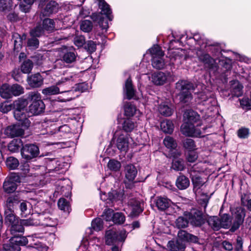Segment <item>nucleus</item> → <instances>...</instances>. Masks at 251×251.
I'll use <instances>...</instances> for the list:
<instances>
[{
    "label": "nucleus",
    "mask_w": 251,
    "mask_h": 251,
    "mask_svg": "<svg viewBox=\"0 0 251 251\" xmlns=\"http://www.w3.org/2000/svg\"><path fill=\"white\" fill-rule=\"evenodd\" d=\"M125 174L126 178L129 181L134 180L137 174L136 167L132 164H127L125 167Z\"/></svg>",
    "instance_id": "nucleus-24"
},
{
    "label": "nucleus",
    "mask_w": 251,
    "mask_h": 251,
    "mask_svg": "<svg viewBox=\"0 0 251 251\" xmlns=\"http://www.w3.org/2000/svg\"><path fill=\"white\" fill-rule=\"evenodd\" d=\"M19 176L16 174H11L8 177H7L3 183V189L8 193H12L17 188V183L20 182Z\"/></svg>",
    "instance_id": "nucleus-11"
},
{
    "label": "nucleus",
    "mask_w": 251,
    "mask_h": 251,
    "mask_svg": "<svg viewBox=\"0 0 251 251\" xmlns=\"http://www.w3.org/2000/svg\"><path fill=\"white\" fill-rule=\"evenodd\" d=\"M12 97L18 96L24 92V88L18 84L10 85Z\"/></svg>",
    "instance_id": "nucleus-47"
},
{
    "label": "nucleus",
    "mask_w": 251,
    "mask_h": 251,
    "mask_svg": "<svg viewBox=\"0 0 251 251\" xmlns=\"http://www.w3.org/2000/svg\"><path fill=\"white\" fill-rule=\"evenodd\" d=\"M30 97L32 103L29 106V112L33 115L40 114L45 108V104L41 100L40 94L32 93Z\"/></svg>",
    "instance_id": "nucleus-6"
},
{
    "label": "nucleus",
    "mask_w": 251,
    "mask_h": 251,
    "mask_svg": "<svg viewBox=\"0 0 251 251\" xmlns=\"http://www.w3.org/2000/svg\"><path fill=\"white\" fill-rule=\"evenodd\" d=\"M28 84L32 87H38L43 82V78L39 73L35 74L27 78Z\"/></svg>",
    "instance_id": "nucleus-25"
},
{
    "label": "nucleus",
    "mask_w": 251,
    "mask_h": 251,
    "mask_svg": "<svg viewBox=\"0 0 251 251\" xmlns=\"http://www.w3.org/2000/svg\"><path fill=\"white\" fill-rule=\"evenodd\" d=\"M109 197L107 200H105V194H103L100 196V199L103 201H106V203H109L110 202H113L114 201L121 200L123 197V192H118L116 190H113L108 193Z\"/></svg>",
    "instance_id": "nucleus-22"
},
{
    "label": "nucleus",
    "mask_w": 251,
    "mask_h": 251,
    "mask_svg": "<svg viewBox=\"0 0 251 251\" xmlns=\"http://www.w3.org/2000/svg\"><path fill=\"white\" fill-rule=\"evenodd\" d=\"M124 90V92L126 94V97L127 99L130 100L131 99H133L135 100H138L139 99V98L135 95V90L133 88L130 78L129 77L125 82Z\"/></svg>",
    "instance_id": "nucleus-19"
},
{
    "label": "nucleus",
    "mask_w": 251,
    "mask_h": 251,
    "mask_svg": "<svg viewBox=\"0 0 251 251\" xmlns=\"http://www.w3.org/2000/svg\"><path fill=\"white\" fill-rule=\"evenodd\" d=\"M108 168L111 171H118L121 167V164L120 162L115 160H110L107 164Z\"/></svg>",
    "instance_id": "nucleus-58"
},
{
    "label": "nucleus",
    "mask_w": 251,
    "mask_h": 251,
    "mask_svg": "<svg viewBox=\"0 0 251 251\" xmlns=\"http://www.w3.org/2000/svg\"><path fill=\"white\" fill-rule=\"evenodd\" d=\"M0 95L4 99L12 98L10 85L7 84H3L0 88Z\"/></svg>",
    "instance_id": "nucleus-40"
},
{
    "label": "nucleus",
    "mask_w": 251,
    "mask_h": 251,
    "mask_svg": "<svg viewBox=\"0 0 251 251\" xmlns=\"http://www.w3.org/2000/svg\"><path fill=\"white\" fill-rule=\"evenodd\" d=\"M21 153L23 158L28 161L39 155V149L34 144H26L22 148Z\"/></svg>",
    "instance_id": "nucleus-9"
},
{
    "label": "nucleus",
    "mask_w": 251,
    "mask_h": 251,
    "mask_svg": "<svg viewBox=\"0 0 251 251\" xmlns=\"http://www.w3.org/2000/svg\"><path fill=\"white\" fill-rule=\"evenodd\" d=\"M130 138L126 133L120 134L116 140V146L121 151L126 152L128 150Z\"/></svg>",
    "instance_id": "nucleus-14"
},
{
    "label": "nucleus",
    "mask_w": 251,
    "mask_h": 251,
    "mask_svg": "<svg viewBox=\"0 0 251 251\" xmlns=\"http://www.w3.org/2000/svg\"><path fill=\"white\" fill-rule=\"evenodd\" d=\"M27 47L31 50H35L38 48L39 41L38 40L32 36V37L28 40Z\"/></svg>",
    "instance_id": "nucleus-62"
},
{
    "label": "nucleus",
    "mask_w": 251,
    "mask_h": 251,
    "mask_svg": "<svg viewBox=\"0 0 251 251\" xmlns=\"http://www.w3.org/2000/svg\"><path fill=\"white\" fill-rule=\"evenodd\" d=\"M168 247L172 251H183L185 244L180 240L170 241L168 243Z\"/></svg>",
    "instance_id": "nucleus-29"
},
{
    "label": "nucleus",
    "mask_w": 251,
    "mask_h": 251,
    "mask_svg": "<svg viewBox=\"0 0 251 251\" xmlns=\"http://www.w3.org/2000/svg\"><path fill=\"white\" fill-rule=\"evenodd\" d=\"M93 27L92 23L89 20H84L80 24V29L85 32H89Z\"/></svg>",
    "instance_id": "nucleus-55"
},
{
    "label": "nucleus",
    "mask_w": 251,
    "mask_h": 251,
    "mask_svg": "<svg viewBox=\"0 0 251 251\" xmlns=\"http://www.w3.org/2000/svg\"><path fill=\"white\" fill-rule=\"evenodd\" d=\"M67 83L68 84L70 83L68 78H62L60 80L56 82L55 85H52L51 86L45 88L42 90V93L45 95H54L58 94H62L63 92L66 93L68 95H71L73 93L71 91H60V87L63 83Z\"/></svg>",
    "instance_id": "nucleus-5"
},
{
    "label": "nucleus",
    "mask_w": 251,
    "mask_h": 251,
    "mask_svg": "<svg viewBox=\"0 0 251 251\" xmlns=\"http://www.w3.org/2000/svg\"><path fill=\"white\" fill-rule=\"evenodd\" d=\"M25 39V35H23L22 36L17 33H15L13 34L12 40L14 42V50L16 52H19L22 48L23 40Z\"/></svg>",
    "instance_id": "nucleus-28"
},
{
    "label": "nucleus",
    "mask_w": 251,
    "mask_h": 251,
    "mask_svg": "<svg viewBox=\"0 0 251 251\" xmlns=\"http://www.w3.org/2000/svg\"><path fill=\"white\" fill-rule=\"evenodd\" d=\"M12 7V0H0V11L8 9Z\"/></svg>",
    "instance_id": "nucleus-64"
},
{
    "label": "nucleus",
    "mask_w": 251,
    "mask_h": 251,
    "mask_svg": "<svg viewBox=\"0 0 251 251\" xmlns=\"http://www.w3.org/2000/svg\"><path fill=\"white\" fill-rule=\"evenodd\" d=\"M75 54L74 51H70L66 52L63 56V60L67 63L73 62L75 59Z\"/></svg>",
    "instance_id": "nucleus-56"
},
{
    "label": "nucleus",
    "mask_w": 251,
    "mask_h": 251,
    "mask_svg": "<svg viewBox=\"0 0 251 251\" xmlns=\"http://www.w3.org/2000/svg\"><path fill=\"white\" fill-rule=\"evenodd\" d=\"M59 208L68 213L70 212V206L69 202L64 198H60L58 201Z\"/></svg>",
    "instance_id": "nucleus-48"
},
{
    "label": "nucleus",
    "mask_w": 251,
    "mask_h": 251,
    "mask_svg": "<svg viewBox=\"0 0 251 251\" xmlns=\"http://www.w3.org/2000/svg\"><path fill=\"white\" fill-rule=\"evenodd\" d=\"M89 244L91 251H101L100 247L101 242L100 239L94 238L90 241Z\"/></svg>",
    "instance_id": "nucleus-43"
},
{
    "label": "nucleus",
    "mask_w": 251,
    "mask_h": 251,
    "mask_svg": "<svg viewBox=\"0 0 251 251\" xmlns=\"http://www.w3.org/2000/svg\"><path fill=\"white\" fill-rule=\"evenodd\" d=\"M92 227L96 231L100 230L103 227V222L101 218H98L92 222Z\"/></svg>",
    "instance_id": "nucleus-57"
},
{
    "label": "nucleus",
    "mask_w": 251,
    "mask_h": 251,
    "mask_svg": "<svg viewBox=\"0 0 251 251\" xmlns=\"http://www.w3.org/2000/svg\"><path fill=\"white\" fill-rule=\"evenodd\" d=\"M127 236L126 230L121 229L116 231L113 230H109L106 232V243L109 245L113 246L112 251H120V248L117 244L119 242H124Z\"/></svg>",
    "instance_id": "nucleus-1"
},
{
    "label": "nucleus",
    "mask_w": 251,
    "mask_h": 251,
    "mask_svg": "<svg viewBox=\"0 0 251 251\" xmlns=\"http://www.w3.org/2000/svg\"><path fill=\"white\" fill-rule=\"evenodd\" d=\"M185 216L188 218L191 225L195 226H200L205 222V218L202 212L197 209L186 212Z\"/></svg>",
    "instance_id": "nucleus-10"
},
{
    "label": "nucleus",
    "mask_w": 251,
    "mask_h": 251,
    "mask_svg": "<svg viewBox=\"0 0 251 251\" xmlns=\"http://www.w3.org/2000/svg\"><path fill=\"white\" fill-rule=\"evenodd\" d=\"M125 221V216L120 212L115 213L113 215V222L115 224H122Z\"/></svg>",
    "instance_id": "nucleus-60"
},
{
    "label": "nucleus",
    "mask_w": 251,
    "mask_h": 251,
    "mask_svg": "<svg viewBox=\"0 0 251 251\" xmlns=\"http://www.w3.org/2000/svg\"><path fill=\"white\" fill-rule=\"evenodd\" d=\"M41 204H38L35 207V211L39 215V225L44 226H54L57 224L56 220L50 217L49 213H46L45 210L40 209Z\"/></svg>",
    "instance_id": "nucleus-7"
},
{
    "label": "nucleus",
    "mask_w": 251,
    "mask_h": 251,
    "mask_svg": "<svg viewBox=\"0 0 251 251\" xmlns=\"http://www.w3.org/2000/svg\"><path fill=\"white\" fill-rule=\"evenodd\" d=\"M190 181L188 177L184 175H180L176 180V186L180 190H184L188 187Z\"/></svg>",
    "instance_id": "nucleus-31"
},
{
    "label": "nucleus",
    "mask_w": 251,
    "mask_h": 251,
    "mask_svg": "<svg viewBox=\"0 0 251 251\" xmlns=\"http://www.w3.org/2000/svg\"><path fill=\"white\" fill-rule=\"evenodd\" d=\"M174 57L171 58V61L173 64L176 65L181 64L182 61L186 59L185 51L183 50H177L174 51Z\"/></svg>",
    "instance_id": "nucleus-26"
},
{
    "label": "nucleus",
    "mask_w": 251,
    "mask_h": 251,
    "mask_svg": "<svg viewBox=\"0 0 251 251\" xmlns=\"http://www.w3.org/2000/svg\"><path fill=\"white\" fill-rule=\"evenodd\" d=\"M160 127L164 132L170 134L173 132L174 127L172 121L165 120L160 123Z\"/></svg>",
    "instance_id": "nucleus-34"
},
{
    "label": "nucleus",
    "mask_w": 251,
    "mask_h": 251,
    "mask_svg": "<svg viewBox=\"0 0 251 251\" xmlns=\"http://www.w3.org/2000/svg\"><path fill=\"white\" fill-rule=\"evenodd\" d=\"M211 93L209 94V97L202 102V104L205 105L208 109H210L211 107H215L217 105V101L216 99L212 96Z\"/></svg>",
    "instance_id": "nucleus-52"
},
{
    "label": "nucleus",
    "mask_w": 251,
    "mask_h": 251,
    "mask_svg": "<svg viewBox=\"0 0 251 251\" xmlns=\"http://www.w3.org/2000/svg\"><path fill=\"white\" fill-rule=\"evenodd\" d=\"M172 168L176 171H182L184 169V162L180 159H175L173 161Z\"/></svg>",
    "instance_id": "nucleus-53"
},
{
    "label": "nucleus",
    "mask_w": 251,
    "mask_h": 251,
    "mask_svg": "<svg viewBox=\"0 0 251 251\" xmlns=\"http://www.w3.org/2000/svg\"><path fill=\"white\" fill-rule=\"evenodd\" d=\"M14 116L22 126L24 125L25 126H28L29 125V121L26 117V110H14Z\"/></svg>",
    "instance_id": "nucleus-23"
},
{
    "label": "nucleus",
    "mask_w": 251,
    "mask_h": 251,
    "mask_svg": "<svg viewBox=\"0 0 251 251\" xmlns=\"http://www.w3.org/2000/svg\"><path fill=\"white\" fill-rule=\"evenodd\" d=\"M33 65V63L30 60L25 61L21 67L22 72L25 74L29 73L32 69Z\"/></svg>",
    "instance_id": "nucleus-50"
},
{
    "label": "nucleus",
    "mask_w": 251,
    "mask_h": 251,
    "mask_svg": "<svg viewBox=\"0 0 251 251\" xmlns=\"http://www.w3.org/2000/svg\"><path fill=\"white\" fill-rule=\"evenodd\" d=\"M20 198L18 195H12L6 199L5 211H14L17 205L21 202Z\"/></svg>",
    "instance_id": "nucleus-21"
},
{
    "label": "nucleus",
    "mask_w": 251,
    "mask_h": 251,
    "mask_svg": "<svg viewBox=\"0 0 251 251\" xmlns=\"http://www.w3.org/2000/svg\"><path fill=\"white\" fill-rule=\"evenodd\" d=\"M5 223L9 226H11L15 223L20 222L19 218L16 216L14 211H5Z\"/></svg>",
    "instance_id": "nucleus-27"
},
{
    "label": "nucleus",
    "mask_w": 251,
    "mask_h": 251,
    "mask_svg": "<svg viewBox=\"0 0 251 251\" xmlns=\"http://www.w3.org/2000/svg\"><path fill=\"white\" fill-rule=\"evenodd\" d=\"M158 111L161 114L165 116H170L173 113L172 109L166 102L159 105Z\"/></svg>",
    "instance_id": "nucleus-42"
},
{
    "label": "nucleus",
    "mask_w": 251,
    "mask_h": 251,
    "mask_svg": "<svg viewBox=\"0 0 251 251\" xmlns=\"http://www.w3.org/2000/svg\"><path fill=\"white\" fill-rule=\"evenodd\" d=\"M23 145L22 141L20 139H13L8 144V150L12 152H18Z\"/></svg>",
    "instance_id": "nucleus-35"
},
{
    "label": "nucleus",
    "mask_w": 251,
    "mask_h": 251,
    "mask_svg": "<svg viewBox=\"0 0 251 251\" xmlns=\"http://www.w3.org/2000/svg\"><path fill=\"white\" fill-rule=\"evenodd\" d=\"M124 110L125 115L128 117L133 116L137 110L136 107L129 102L125 105Z\"/></svg>",
    "instance_id": "nucleus-46"
},
{
    "label": "nucleus",
    "mask_w": 251,
    "mask_h": 251,
    "mask_svg": "<svg viewBox=\"0 0 251 251\" xmlns=\"http://www.w3.org/2000/svg\"><path fill=\"white\" fill-rule=\"evenodd\" d=\"M58 6L54 1H51L49 2L44 9L43 14L45 16H49L53 13L57 11Z\"/></svg>",
    "instance_id": "nucleus-32"
},
{
    "label": "nucleus",
    "mask_w": 251,
    "mask_h": 251,
    "mask_svg": "<svg viewBox=\"0 0 251 251\" xmlns=\"http://www.w3.org/2000/svg\"><path fill=\"white\" fill-rule=\"evenodd\" d=\"M19 208L20 210V215L22 217H26L30 213V203L25 201L20 202Z\"/></svg>",
    "instance_id": "nucleus-36"
},
{
    "label": "nucleus",
    "mask_w": 251,
    "mask_h": 251,
    "mask_svg": "<svg viewBox=\"0 0 251 251\" xmlns=\"http://www.w3.org/2000/svg\"><path fill=\"white\" fill-rule=\"evenodd\" d=\"M207 222L215 230H218L221 228L220 220L217 216L210 217L207 220Z\"/></svg>",
    "instance_id": "nucleus-41"
},
{
    "label": "nucleus",
    "mask_w": 251,
    "mask_h": 251,
    "mask_svg": "<svg viewBox=\"0 0 251 251\" xmlns=\"http://www.w3.org/2000/svg\"><path fill=\"white\" fill-rule=\"evenodd\" d=\"M189 219L185 216V213L184 216L179 217L176 221V226L178 228H185L188 225Z\"/></svg>",
    "instance_id": "nucleus-45"
},
{
    "label": "nucleus",
    "mask_w": 251,
    "mask_h": 251,
    "mask_svg": "<svg viewBox=\"0 0 251 251\" xmlns=\"http://www.w3.org/2000/svg\"><path fill=\"white\" fill-rule=\"evenodd\" d=\"M169 76V74H166L162 72H158L151 74L149 76L153 84L156 85H162L165 84Z\"/></svg>",
    "instance_id": "nucleus-17"
},
{
    "label": "nucleus",
    "mask_w": 251,
    "mask_h": 251,
    "mask_svg": "<svg viewBox=\"0 0 251 251\" xmlns=\"http://www.w3.org/2000/svg\"><path fill=\"white\" fill-rule=\"evenodd\" d=\"M184 117L186 119V121L183 124L195 125L197 123H201L199 115L193 110L186 111L184 113Z\"/></svg>",
    "instance_id": "nucleus-20"
},
{
    "label": "nucleus",
    "mask_w": 251,
    "mask_h": 251,
    "mask_svg": "<svg viewBox=\"0 0 251 251\" xmlns=\"http://www.w3.org/2000/svg\"><path fill=\"white\" fill-rule=\"evenodd\" d=\"M184 147L188 151L194 150L196 149V146L193 140L191 139H186L183 142Z\"/></svg>",
    "instance_id": "nucleus-63"
},
{
    "label": "nucleus",
    "mask_w": 251,
    "mask_h": 251,
    "mask_svg": "<svg viewBox=\"0 0 251 251\" xmlns=\"http://www.w3.org/2000/svg\"><path fill=\"white\" fill-rule=\"evenodd\" d=\"M19 165L18 160L12 156L9 157L6 161V165L10 170L16 169Z\"/></svg>",
    "instance_id": "nucleus-44"
},
{
    "label": "nucleus",
    "mask_w": 251,
    "mask_h": 251,
    "mask_svg": "<svg viewBox=\"0 0 251 251\" xmlns=\"http://www.w3.org/2000/svg\"><path fill=\"white\" fill-rule=\"evenodd\" d=\"M201 123H197L195 125H188V124H183L181 126V131L182 133L188 136L192 137H201L205 130V127L200 128Z\"/></svg>",
    "instance_id": "nucleus-4"
},
{
    "label": "nucleus",
    "mask_w": 251,
    "mask_h": 251,
    "mask_svg": "<svg viewBox=\"0 0 251 251\" xmlns=\"http://www.w3.org/2000/svg\"><path fill=\"white\" fill-rule=\"evenodd\" d=\"M176 88L180 91L179 97L181 102L186 103L192 99L191 91L195 89L193 83L187 80H180L176 83Z\"/></svg>",
    "instance_id": "nucleus-2"
},
{
    "label": "nucleus",
    "mask_w": 251,
    "mask_h": 251,
    "mask_svg": "<svg viewBox=\"0 0 251 251\" xmlns=\"http://www.w3.org/2000/svg\"><path fill=\"white\" fill-rule=\"evenodd\" d=\"M245 216L244 210L241 207H238L236 209V211L234 215V219L233 223L231 224L230 230L232 232L236 230L240 227V225L244 221V218Z\"/></svg>",
    "instance_id": "nucleus-13"
},
{
    "label": "nucleus",
    "mask_w": 251,
    "mask_h": 251,
    "mask_svg": "<svg viewBox=\"0 0 251 251\" xmlns=\"http://www.w3.org/2000/svg\"><path fill=\"white\" fill-rule=\"evenodd\" d=\"M99 7L101 9V14L104 15L109 21L112 20V16L111 15V10L109 5L104 0H99Z\"/></svg>",
    "instance_id": "nucleus-30"
},
{
    "label": "nucleus",
    "mask_w": 251,
    "mask_h": 251,
    "mask_svg": "<svg viewBox=\"0 0 251 251\" xmlns=\"http://www.w3.org/2000/svg\"><path fill=\"white\" fill-rule=\"evenodd\" d=\"M220 224H221V227H223L224 228H228L231 226V221L230 218V216L227 214H224L221 219Z\"/></svg>",
    "instance_id": "nucleus-51"
},
{
    "label": "nucleus",
    "mask_w": 251,
    "mask_h": 251,
    "mask_svg": "<svg viewBox=\"0 0 251 251\" xmlns=\"http://www.w3.org/2000/svg\"><path fill=\"white\" fill-rule=\"evenodd\" d=\"M28 243L25 237L14 236L10 239L9 244L4 245V248L7 251H20V246H25Z\"/></svg>",
    "instance_id": "nucleus-8"
},
{
    "label": "nucleus",
    "mask_w": 251,
    "mask_h": 251,
    "mask_svg": "<svg viewBox=\"0 0 251 251\" xmlns=\"http://www.w3.org/2000/svg\"><path fill=\"white\" fill-rule=\"evenodd\" d=\"M43 28L48 31H52L55 26L54 21L50 19H46L43 22Z\"/></svg>",
    "instance_id": "nucleus-54"
},
{
    "label": "nucleus",
    "mask_w": 251,
    "mask_h": 251,
    "mask_svg": "<svg viewBox=\"0 0 251 251\" xmlns=\"http://www.w3.org/2000/svg\"><path fill=\"white\" fill-rule=\"evenodd\" d=\"M129 204L131 207V215L132 216H136L140 213L142 212V209L140 205V203L139 201L135 200H132L129 202Z\"/></svg>",
    "instance_id": "nucleus-33"
},
{
    "label": "nucleus",
    "mask_w": 251,
    "mask_h": 251,
    "mask_svg": "<svg viewBox=\"0 0 251 251\" xmlns=\"http://www.w3.org/2000/svg\"><path fill=\"white\" fill-rule=\"evenodd\" d=\"M190 176L194 185V189L196 192L199 193V190L204 185L205 181L201 177L200 174L197 173L194 170L191 171Z\"/></svg>",
    "instance_id": "nucleus-18"
},
{
    "label": "nucleus",
    "mask_w": 251,
    "mask_h": 251,
    "mask_svg": "<svg viewBox=\"0 0 251 251\" xmlns=\"http://www.w3.org/2000/svg\"><path fill=\"white\" fill-rule=\"evenodd\" d=\"M164 145L171 150L175 149L177 146V144L173 138L170 136H167L163 141Z\"/></svg>",
    "instance_id": "nucleus-49"
},
{
    "label": "nucleus",
    "mask_w": 251,
    "mask_h": 251,
    "mask_svg": "<svg viewBox=\"0 0 251 251\" xmlns=\"http://www.w3.org/2000/svg\"><path fill=\"white\" fill-rule=\"evenodd\" d=\"M24 232V227L23 226L20 220V222L15 223L10 226L11 234L14 236L18 235L19 233H23Z\"/></svg>",
    "instance_id": "nucleus-37"
},
{
    "label": "nucleus",
    "mask_w": 251,
    "mask_h": 251,
    "mask_svg": "<svg viewBox=\"0 0 251 251\" xmlns=\"http://www.w3.org/2000/svg\"><path fill=\"white\" fill-rule=\"evenodd\" d=\"M28 104V101L26 99H19L13 103L14 110H26V107Z\"/></svg>",
    "instance_id": "nucleus-38"
},
{
    "label": "nucleus",
    "mask_w": 251,
    "mask_h": 251,
    "mask_svg": "<svg viewBox=\"0 0 251 251\" xmlns=\"http://www.w3.org/2000/svg\"><path fill=\"white\" fill-rule=\"evenodd\" d=\"M23 127L25 128L27 126H22V125H20V124L9 126L5 129V133L7 135L11 137L20 136L23 135L24 133L25 129Z\"/></svg>",
    "instance_id": "nucleus-15"
},
{
    "label": "nucleus",
    "mask_w": 251,
    "mask_h": 251,
    "mask_svg": "<svg viewBox=\"0 0 251 251\" xmlns=\"http://www.w3.org/2000/svg\"><path fill=\"white\" fill-rule=\"evenodd\" d=\"M151 55V63L153 68L157 69H163L165 66L166 62L164 58V52L161 48L158 45H154L149 49Z\"/></svg>",
    "instance_id": "nucleus-3"
},
{
    "label": "nucleus",
    "mask_w": 251,
    "mask_h": 251,
    "mask_svg": "<svg viewBox=\"0 0 251 251\" xmlns=\"http://www.w3.org/2000/svg\"><path fill=\"white\" fill-rule=\"evenodd\" d=\"M233 87L234 88L233 93L234 95L237 97L241 96L243 86L238 81L234 82Z\"/></svg>",
    "instance_id": "nucleus-61"
},
{
    "label": "nucleus",
    "mask_w": 251,
    "mask_h": 251,
    "mask_svg": "<svg viewBox=\"0 0 251 251\" xmlns=\"http://www.w3.org/2000/svg\"><path fill=\"white\" fill-rule=\"evenodd\" d=\"M70 183V180L68 179H64L62 181H60L55 191V195L57 196L60 194L67 197H69L71 189Z\"/></svg>",
    "instance_id": "nucleus-12"
},
{
    "label": "nucleus",
    "mask_w": 251,
    "mask_h": 251,
    "mask_svg": "<svg viewBox=\"0 0 251 251\" xmlns=\"http://www.w3.org/2000/svg\"><path fill=\"white\" fill-rule=\"evenodd\" d=\"M155 206L161 211H165L172 204V201L165 197H157L154 200Z\"/></svg>",
    "instance_id": "nucleus-16"
},
{
    "label": "nucleus",
    "mask_w": 251,
    "mask_h": 251,
    "mask_svg": "<svg viewBox=\"0 0 251 251\" xmlns=\"http://www.w3.org/2000/svg\"><path fill=\"white\" fill-rule=\"evenodd\" d=\"M135 123L130 119H126L122 124V128L126 132L132 131L135 127Z\"/></svg>",
    "instance_id": "nucleus-39"
},
{
    "label": "nucleus",
    "mask_w": 251,
    "mask_h": 251,
    "mask_svg": "<svg viewBox=\"0 0 251 251\" xmlns=\"http://www.w3.org/2000/svg\"><path fill=\"white\" fill-rule=\"evenodd\" d=\"M200 59L204 64H207L208 67H210L213 64L214 60L208 54H203L199 56Z\"/></svg>",
    "instance_id": "nucleus-59"
}]
</instances>
